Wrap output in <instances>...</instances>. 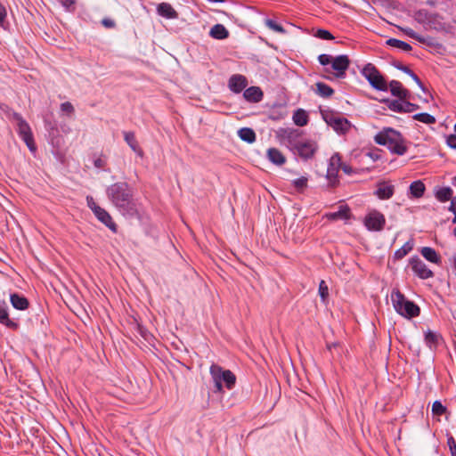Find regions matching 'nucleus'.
Listing matches in <instances>:
<instances>
[{"label": "nucleus", "mask_w": 456, "mask_h": 456, "mask_svg": "<svg viewBox=\"0 0 456 456\" xmlns=\"http://www.w3.org/2000/svg\"><path fill=\"white\" fill-rule=\"evenodd\" d=\"M446 143L450 148L456 150V134H450L446 139Z\"/></svg>", "instance_id": "8fccbe9b"}, {"label": "nucleus", "mask_w": 456, "mask_h": 456, "mask_svg": "<svg viewBox=\"0 0 456 456\" xmlns=\"http://www.w3.org/2000/svg\"><path fill=\"white\" fill-rule=\"evenodd\" d=\"M394 66H395V68H396L397 69L404 72L407 75L411 73V69L410 68H408L407 66H404V65H403L401 63H395Z\"/></svg>", "instance_id": "864d4df0"}, {"label": "nucleus", "mask_w": 456, "mask_h": 456, "mask_svg": "<svg viewBox=\"0 0 456 456\" xmlns=\"http://www.w3.org/2000/svg\"><path fill=\"white\" fill-rule=\"evenodd\" d=\"M94 165L97 168H102L105 166V160L101 158H98L94 160Z\"/></svg>", "instance_id": "4d7b16f0"}, {"label": "nucleus", "mask_w": 456, "mask_h": 456, "mask_svg": "<svg viewBox=\"0 0 456 456\" xmlns=\"http://www.w3.org/2000/svg\"><path fill=\"white\" fill-rule=\"evenodd\" d=\"M106 195L122 216L134 217L138 215L137 206L134 200L133 189L127 183L118 182L110 184L106 189Z\"/></svg>", "instance_id": "f257e3e1"}, {"label": "nucleus", "mask_w": 456, "mask_h": 456, "mask_svg": "<svg viewBox=\"0 0 456 456\" xmlns=\"http://www.w3.org/2000/svg\"><path fill=\"white\" fill-rule=\"evenodd\" d=\"M333 57L330 54L322 53L318 56V61L321 65L326 66L331 64Z\"/></svg>", "instance_id": "a18cd8bd"}, {"label": "nucleus", "mask_w": 456, "mask_h": 456, "mask_svg": "<svg viewBox=\"0 0 456 456\" xmlns=\"http://www.w3.org/2000/svg\"><path fill=\"white\" fill-rule=\"evenodd\" d=\"M86 204L98 221L107 226L112 232L116 233L118 232V226L110 213L97 205L92 196H86Z\"/></svg>", "instance_id": "0eeeda50"}, {"label": "nucleus", "mask_w": 456, "mask_h": 456, "mask_svg": "<svg viewBox=\"0 0 456 456\" xmlns=\"http://www.w3.org/2000/svg\"><path fill=\"white\" fill-rule=\"evenodd\" d=\"M292 120L298 126H306L309 121L308 113L303 109H297L293 113Z\"/></svg>", "instance_id": "bb28decb"}, {"label": "nucleus", "mask_w": 456, "mask_h": 456, "mask_svg": "<svg viewBox=\"0 0 456 456\" xmlns=\"http://www.w3.org/2000/svg\"><path fill=\"white\" fill-rule=\"evenodd\" d=\"M322 117L328 126L332 127L338 133L345 134L351 126L350 122L346 118L335 116L332 113L322 114Z\"/></svg>", "instance_id": "f8f14e48"}, {"label": "nucleus", "mask_w": 456, "mask_h": 456, "mask_svg": "<svg viewBox=\"0 0 456 456\" xmlns=\"http://www.w3.org/2000/svg\"><path fill=\"white\" fill-rule=\"evenodd\" d=\"M350 208L346 205H342L338 208V210L333 213H330L328 217L330 220H348L350 219Z\"/></svg>", "instance_id": "c85d7f7f"}, {"label": "nucleus", "mask_w": 456, "mask_h": 456, "mask_svg": "<svg viewBox=\"0 0 456 456\" xmlns=\"http://www.w3.org/2000/svg\"><path fill=\"white\" fill-rule=\"evenodd\" d=\"M453 233H454V235L456 237V227L454 228Z\"/></svg>", "instance_id": "69168bd1"}, {"label": "nucleus", "mask_w": 456, "mask_h": 456, "mask_svg": "<svg viewBox=\"0 0 456 456\" xmlns=\"http://www.w3.org/2000/svg\"><path fill=\"white\" fill-rule=\"evenodd\" d=\"M209 36L214 39L224 40L229 37V31L223 24L218 23L210 28Z\"/></svg>", "instance_id": "b1692460"}, {"label": "nucleus", "mask_w": 456, "mask_h": 456, "mask_svg": "<svg viewBox=\"0 0 456 456\" xmlns=\"http://www.w3.org/2000/svg\"><path fill=\"white\" fill-rule=\"evenodd\" d=\"M366 156L369 157L373 162L378 161L380 159L379 151H370L366 153Z\"/></svg>", "instance_id": "3c124183"}, {"label": "nucleus", "mask_w": 456, "mask_h": 456, "mask_svg": "<svg viewBox=\"0 0 456 456\" xmlns=\"http://www.w3.org/2000/svg\"><path fill=\"white\" fill-rule=\"evenodd\" d=\"M425 190L424 183L420 180H417L410 184L409 193L411 197L419 199L424 195Z\"/></svg>", "instance_id": "a878e982"}, {"label": "nucleus", "mask_w": 456, "mask_h": 456, "mask_svg": "<svg viewBox=\"0 0 456 456\" xmlns=\"http://www.w3.org/2000/svg\"><path fill=\"white\" fill-rule=\"evenodd\" d=\"M10 302L15 309L20 311L28 309L29 305L28 300L24 296L18 293L10 295Z\"/></svg>", "instance_id": "4be33fe9"}, {"label": "nucleus", "mask_w": 456, "mask_h": 456, "mask_svg": "<svg viewBox=\"0 0 456 456\" xmlns=\"http://www.w3.org/2000/svg\"><path fill=\"white\" fill-rule=\"evenodd\" d=\"M11 118L16 122L17 133L20 138L25 142L28 150L35 153L37 146L34 141V136L28 123L18 112L12 111Z\"/></svg>", "instance_id": "39448f33"}, {"label": "nucleus", "mask_w": 456, "mask_h": 456, "mask_svg": "<svg viewBox=\"0 0 456 456\" xmlns=\"http://www.w3.org/2000/svg\"><path fill=\"white\" fill-rule=\"evenodd\" d=\"M302 133L296 128L281 127L276 131V136L281 144L287 146L291 151L301 141Z\"/></svg>", "instance_id": "6e6552de"}, {"label": "nucleus", "mask_w": 456, "mask_h": 456, "mask_svg": "<svg viewBox=\"0 0 456 456\" xmlns=\"http://www.w3.org/2000/svg\"><path fill=\"white\" fill-rule=\"evenodd\" d=\"M383 102L390 110L397 113H411L419 109L418 104L401 98L396 100L385 99Z\"/></svg>", "instance_id": "9d476101"}, {"label": "nucleus", "mask_w": 456, "mask_h": 456, "mask_svg": "<svg viewBox=\"0 0 456 456\" xmlns=\"http://www.w3.org/2000/svg\"><path fill=\"white\" fill-rule=\"evenodd\" d=\"M395 192L394 185L387 184L386 183H380L378 184V188L375 191L374 194L379 200H389L393 197Z\"/></svg>", "instance_id": "6ab92c4d"}, {"label": "nucleus", "mask_w": 456, "mask_h": 456, "mask_svg": "<svg viewBox=\"0 0 456 456\" xmlns=\"http://www.w3.org/2000/svg\"><path fill=\"white\" fill-rule=\"evenodd\" d=\"M66 10L74 5L76 0H57Z\"/></svg>", "instance_id": "5fc2aeb1"}, {"label": "nucleus", "mask_w": 456, "mask_h": 456, "mask_svg": "<svg viewBox=\"0 0 456 456\" xmlns=\"http://www.w3.org/2000/svg\"><path fill=\"white\" fill-rule=\"evenodd\" d=\"M317 144L312 140L300 141L298 144L292 151L297 153L299 157L304 159H309L313 158L315 151H317Z\"/></svg>", "instance_id": "4468645a"}, {"label": "nucleus", "mask_w": 456, "mask_h": 456, "mask_svg": "<svg viewBox=\"0 0 456 456\" xmlns=\"http://www.w3.org/2000/svg\"><path fill=\"white\" fill-rule=\"evenodd\" d=\"M453 180H454V181H453V184L456 186V176L454 177V179H453Z\"/></svg>", "instance_id": "e2e57ef3"}, {"label": "nucleus", "mask_w": 456, "mask_h": 456, "mask_svg": "<svg viewBox=\"0 0 456 456\" xmlns=\"http://www.w3.org/2000/svg\"><path fill=\"white\" fill-rule=\"evenodd\" d=\"M388 89L390 90L392 95L396 96L401 99H406L409 95L408 90L403 87L401 82L397 80H392L389 84H387Z\"/></svg>", "instance_id": "aec40b11"}, {"label": "nucleus", "mask_w": 456, "mask_h": 456, "mask_svg": "<svg viewBox=\"0 0 456 456\" xmlns=\"http://www.w3.org/2000/svg\"><path fill=\"white\" fill-rule=\"evenodd\" d=\"M265 24L266 25L267 28H269L270 29H272L275 32L281 33V34H284L286 32L284 28L281 25L278 24L275 20H273L272 19H265Z\"/></svg>", "instance_id": "c9c22d12"}, {"label": "nucleus", "mask_w": 456, "mask_h": 456, "mask_svg": "<svg viewBox=\"0 0 456 456\" xmlns=\"http://www.w3.org/2000/svg\"><path fill=\"white\" fill-rule=\"evenodd\" d=\"M452 214L454 216L453 218H452V223L456 224V212H453Z\"/></svg>", "instance_id": "680f3d73"}, {"label": "nucleus", "mask_w": 456, "mask_h": 456, "mask_svg": "<svg viewBox=\"0 0 456 456\" xmlns=\"http://www.w3.org/2000/svg\"><path fill=\"white\" fill-rule=\"evenodd\" d=\"M416 15H417V20L419 21H424L426 20H428V13L426 10H419Z\"/></svg>", "instance_id": "603ef678"}, {"label": "nucleus", "mask_w": 456, "mask_h": 456, "mask_svg": "<svg viewBox=\"0 0 456 456\" xmlns=\"http://www.w3.org/2000/svg\"><path fill=\"white\" fill-rule=\"evenodd\" d=\"M307 182L308 179L306 176H301L297 179L293 180L292 184L297 189V191H302L305 188H306Z\"/></svg>", "instance_id": "e433bc0d"}, {"label": "nucleus", "mask_w": 456, "mask_h": 456, "mask_svg": "<svg viewBox=\"0 0 456 456\" xmlns=\"http://www.w3.org/2000/svg\"><path fill=\"white\" fill-rule=\"evenodd\" d=\"M157 12L159 16L166 19H175L177 18V12L168 3H160L157 6Z\"/></svg>", "instance_id": "412c9836"}, {"label": "nucleus", "mask_w": 456, "mask_h": 456, "mask_svg": "<svg viewBox=\"0 0 456 456\" xmlns=\"http://www.w3.org/2000/svg\"><path fill=\"white\" fill-rule=\"evenodd\" d=\"M123 135L125 142L128 144L131 150L139 145L134 132L125 131L123 132Z\"/></svg>", "instance_id": "f704fd0d"}, {"label": "nucleus", "mask_w": 456, "mask_h": 456, "mask_svg": "<svg viewBox=\"0 0 456 456\" xmlns=\"http://www.w3.org/2000/svg\"><path fill=\"white\" fill-rule=\"evenodd\" d=\"M409 264L414 274L419 279L427 280L434 276V273L418 256H411L409 259Z\"/></svg>", "instance_id": "9b49d317"}, {"label": "nucleus", "mask_w": 456, "mask_h": 456, "mask_svg": "<svg viewBox=\"0 0 456 456\" xmlns=\"http://www.w3.org/2000/svg\"><path fill=\"white\" fill-rule=\"evenodd\" d=\"M319 295L322 302H324L329 296V289L324 281L319 284Z\"/></svg>", "instance_id": "a19ab883"}, {"label": "nucleus", "mask_w": 456, "mask_h": 456, "mask_svg": "<svg viewBox=\"0 0 456 456\" xmlns=\"http://www.w3.org/2000/svg\"><path fill=\"white\" fill-rule=\"evenodd\" d=\"M446 411V407L440 401H435L432 405V412L435 415L441 416Z\"/></svg>", "instance_id": "4c0bfd02"}, {"label": "nucleus", "mask_w": 456, "mask_h": 456, "mask_svg": "<svg viewBox=\"0 0 456 456\" xmlns=\"http://www.w3.org/2000/svg\"><path fill=\"white\" fill-rule=\"evenodd\" d=\"M102 24L108 28H112L115 27V21L111 19L105 18L102 20Z\"/></svg>", "instance_id": "6e6d98bb"}, {"label": "nucleus", "mask_w": 456, "mask_h": 456, "mask_svg": "<svg viewBox=\"0 0 456 456\" xmlns=\"http://www.w3.org/2000/svg\"><path fill=\"white\" fill-rule=\"evenodd\" d=\"M391 301L396 313L403 317L412 318L419 314V307L415 303L407 300L398 289L392 291Z\"/></svg>", "instance_id": "20e7f679"}, {"label": "nucleus", "mask_w": 456, "mask_h": 456, "mask_svg": "<svg viewBox=\"0 0 456 456\" xmlns=\"http://www.w3.org/2000/svg\"><path fill=\"white\" fill-rule=\"evenodd\" d=\"M447 444L449 446L452 456H456V442L452 436L448 437Z\"/></svg>", "instance_id": "de8ad7c7"}, {"label": "nucleus", "mask_w": 456, "mask_h": 456, "mask_svg": "<svg viewBox=\"0 0 456 456\" xmlns=\"http://www.w3.org/2000/svg\"><path fill=\"white\" fill-rule=\"evenodd\" d=\"M360 72L375 90L381 92H387L388 90V86L385 77L374 64H365Z\"/></svg>", "instance_id": "423d86ee"}, {"label": "nucleus", "mask_w": 456, "mask_h": 456, "mask_svg": "<svg viewBox=\"0 0 456 456\" xmlns=\"http://www.w3.org/2000/svg\"><path fill=\"white\" fill-rule=\"evenodd\" d=\"M316 93L323 98H328L334 94V90L330 86L322 82H318L316 84Z\"/></svg>", "instance_id": "2f4dec72"}, {"label": "nucleus", "mask_w": 456, "mask_h": 456, "mask_svg": "<svg viewBox=\"0 0 456 456\" xmlns=\"http://www.w3.org/2000/svg\"><path fill=\"white\" fill-rule=\"evenodd\" d=\"M243 97L249 102L256 103L263 100L264 94L260 87L250 86L244 90Z\"/></svg>", "instance_id": "a211bd4d"}, {"label": "nucleus", "mask_w": 456, "mask_h": 456, "mask_svg": "<svg viewBox=\"0 0 456 456\" xmlns=\"http://www.w3.org/2000/svg\"><path fill=\"white\" fill-rule=\"evenodd\" d=\"M336 346H337V344H336V343H333V344H328V345H327V347H328V349H329V350H331V349H332L333 347H335Z\"/></svg>", "instance_id": "052dcab7"}, {"label": "nucleus", "mask_w": 456, "mask_h": 456, "mask_svg": "<svg viewBox=\"0 0 456 456\" xmlns=\"http://www.w3.org/2000/svg\"><path fill=\"white\" fill-rule=\"evenodd\" d=\"M238 136L243 142L253 143L256 141V133L250 127H242L238 130Z\"/></svg>", "instance_id": "c756f323"}, {"label": "nucleus", "mask_w": 456, "mask_h": 456, "mask_svg": "<svg viewBox=\"0 0 456 456\" xmlns=\"http://www.w3.org/2000/svg\"><path fill=\"white\" fill-rule=\"evenodd\" d=\"M377 144L386 146L390 152L402 156L407 151L406 140L402 134L391 127H385L375 136Z\"/></svg>", "instance_id": "f03ea898"}, {"label": "nucleus", "mask_w": 456, "mask_h": 456, "mask_svg": "<svg viewBox=\"0 0 456 456\" xmlns=\"http://www.w3.org/2000/svg\"><path fill=\"white\" fill-rule=\"evenodd\" d=\"M247 86V79L242 75H232L228 82L229 89L234 94H240Z\"/></svg>", "instance_id": "dca6fc26"}, {"label": "nucleus", "mask_w": 456, "mask_h": 456, "mask_svg": "<svg viewBox=\"0 0 456 456\" xmlns=\"http://www.w3.org/2000/svg\"><path fill=\"white\" fill-rule=\"evenodd\" d=\"M454 267L456 268V256H455V258H454Z\"/></svg>", "instance_id": "0e129e2a"}, {"label": "nucleus", "mask_w": 456, "mask_h": 456, "mask_svg": "<svg viewBox=\"0 0 456 456\" xmlns=\"http://www.w3.org/2000/svg\"><path fill=\"white\" fill-rule=\"evenodd\" d=\"M364 225L370 232H380L386 224L385 216L379 211L373 209L364 217Z\"/></svg>", "instance_id": "1a4fd4ad"}, {"label": "nucleus", "mask_w": 456, "mask_h": 456, "mask_svg": "<svg viewBox=\"0 0 456 456\" xmlns=\"http://www.w3.org/2000/svg\"><path fill=\"white\" fill-rule=\"evenodd\" d=\"M387 45L401 49L403 52H410L411 50V46L408 43L396 38H389L387 41Z\"/></svg>", "instance_id": "72a5a7b5"}, {"label": "nucleus", "mask_w": 456, "mask_h": 456, "mask_svg": "<svg viewBox=\"0 0 456 456\" xmlns=\"http://www.w3.org/2000/svg\"><path fill=\"white\" fill-rule=\"evenodd\" d=\"M420 254L426 260H428L433 264H439L441 262L440 256L437 254V252L433 248L423 247L420 249Z\"/></svg>", "instance_id": "cd10ccee"}, {"label": "nucleus", "mask_w": 456, "mask_h": 456, "mask_svg": "<svg viewBox=\"0 0 456 456\" xmlns=\"http://www.w3.org/2000/svg\"><path fill=\"white\" fill-rule=\"evenodd\" d=\"M215 393H224V387L228 390L234 387L236 376L230 370H224L218 364L213 363L209 368Z\"/></svg>", "instance_id": "7ed1b4c3"}, {"label": "nucleus", "mask_w": 456, "mask_h": 456, "mask_svg": "<svg viewBox=\"0 0 456 456\" xmlns=\"http://www.w3.org/2000/svg\"><path fill=\"white\" fill-rule=\"evenodd\" d=\"M412 118L414 120H417L419 122H421V123H424L427 125L435 124L436 121V118L433 115L427 113V112L414 114Z\"/></svg>", "instance_id": "473e14b6"}, {"label": "nucleus", "mask_w": 456, "mask_h": 456, "mask_svg": "<svg viewBox=\"0 0 456 456\" xmlns=\"http://www.w3.org/2000/svg\"><path fill=\"white\" fill-rule=\"evenodd\" d=\"M425 340L428 345L436 344L437 342V335L431 330L425 333Z\"/></svg>", "instance_id": "c03bdc74"}, {"label": "nucleus", "mask_w": 456, "mask_h": 456, "mask_svg": "<svg viewBox=\"0 0 456 456\" xmlns=\"http://www.w3.org/2000/svg\"><path fill=\"white\" fill-rule=\"evenodd\" d=\"M350 64L347 55L341 54L332 59L331 68L336 71L337 77H344Z\"/></svg>", "instance_id": "2eb2a0df"}, {"label": "nucleus", "mask_w": 456, "mask_h": 456, "mask_svg": "<svg viewBox=\"0 0 456 456\" xmlns=\"http://www.w3.org/2000/svg\"><path fill=\"white\" fill-rule=\"evenodd\" d=\"M403 31L408 36L410 37L411 38H413V39H416L418 40L419 42H424V38L423 37H421L420 35H419L418 33H416L413 29L410 28H403Z\"/></svg>", "instance_id": "79ce46f5"}, {"label": "nucleus", "mask_w": 456, "mask_h": 456, "mask_svg": "<svg viewBox=\"0 0 456 456\" xmlns=\"http://www.w3.org/2000/svg\"><path fill=\"white\" fill-rule=\"evenodd\" d=\"M61 112L67 114L68 116H70L74 113V107L69 102H65L61 104Z\"/></svg>", "instance_id": "37998d69"}, {"label": "nucleus", "mask_w": 456, "mask_h": 456, "mask_svg": "<svg viewBox=\"0 0 456 456\" xmlns=\"http://www.w3.org/2000/svg\"><path fill=\"white\" fill-rule=\"evenodd\" d=\"M0 323L12 330L18 328V323L9 318L8 305L5 301L0 302Z\"/></svg>", "instance_id": "f3484780"}, {"label": "nucleus", "mask_w": 456, "mask_h": 456, "mask_svg": "<svg viewBox=\"0 0 456 456\" xmlns=\"http://www.w3.org/2000/svg\"><path fill=\"white\" fill-rule=\"evenodd\" d=\"M454 128H455V131H456V123H455Z\"/></svg>", "instance_id": "338daca9"}, {"label": "nucleus", "mask_w": 456, "mask_h": 456, "mask_svg": "<svg viewBox=\"0 0 456 456\" xmlns=\"http://www.w3.org/2000/svg\"><path fill=\"white\" fill-rule=\"evenodd\" d=\"M314 37L320 38V39H322V40H332L334 39V37L332 36V34L327 30V29H323V28H319L316 30L315 34H314Z\"/></svg>", "instance_id": "58836bf2"}, {"label": "nucleus", "mask_w": 456, "mask_h": 456, "mask_svg": "<svg viewBox=\"0 0 456 456\" xmlns=\"http://www.w3.org/2000/svg\"><path fill=\"white\" fill-rule=\"evenodd\" d=\"M7 11L5 6L0 2V28H6L8 22L6 21Z\"/></svg>", "instance_id": "ea45409f"}, {"label": "nucleus", "mask_w": 456, "mask_h": 456, "mask_svg": "<svg viewBox=\"0 0 456 456\" xmlns=\"http://www.w3.org/2000/svg\"><path fill=\"white\" fill-rule=\"evenodd\" d=\"M132 151L139 157H142L143 156V151L140 148L139 145H137L136 147H134V149H132Z\"/></svg>", "instance_id": "bf43d9fd"}, {"label": "nucleus", "mask_w": 456, "mask_h": 456, "mask_svg": "<svg viewBox=\"0 0 456 456\" xmlns=\"http://www.w3.org/2000/svg\"><path fill=\"white\" fill-rule=\"evenodd\" d=\"M341 169L343 172L348 175L357 174V171L354 170L351 166L346 163H341Z\"/></svg>", "instance_id": "09e8293b"}, {"label": "nucleus", "mask_w": 456, "mask_h": 456, "mask_svg": "<svg viewBox=\"0 0 456 456\" xmlns=\"http://www.w3.org/2000/svg\"><path fill=\"white\" fill-rule=\"evenodd\" d=\"M448 210L452 213L456 212V196L451 200Z\"/></svg>", "instance_id": "13d9d810"}, {"label": "nucleus", "mask_w": 456, "mask_h": 456, "mask_svg": "<svg viewBox=\"0 0 456 456\" xmlns=\"http://www.w3.org/2000/svg\"><path fill=\"white\" fill-rule=\"evenodd\" d=\"M341 159L338 153H335L330 159L328 168H327V179L331 186L338 184V174L341 168Z\"/></svg>", "instance_id": "ddd939ff"}, {"label": "nucleus", "mask_w": 456, "mask_h": 456, "mask_svg": "<svg viewBox=\"0 0 456 456\" xmlns=\"http://www.w3.org/2000/svg\"><path fill=\"white\" fill-rule=\"evenodd\" d=\"M267 159L274 165L281 166L286 162L285 156L276 148H269L267 150Z\"/></svg>", "instance_id": "5701e85b"}, {"label": "nucleus", "mask_w": 456, "mask_h": 456, "mask_svg": "<svg viewBox=\"0 0 456 456\" xmlns=\"http://www.w3.org/2000/svg\"><path fill=\"white\" fill-rule=\"evenodd\" d=\"M413 240H410L406 241L400 248L395 250L394 256L395 259L403 258L409 252H411L413 248Z\"/></svg>", "instance_id": "7c9ffc66"}, {"label": "nucleus", "mask_w": 456, "mask_h": 456, "mask_svg": "<svg viewBox=\"0 0 456 456\" xmlns=\"http://www.w3.org/2000/svg\"><path fill=\"white\" fill-rule=\"evenodd\" d=\"M453 191L451 187H437L435 189V197L440 202L451 200L453 197Z\"/></svg>", "instance_id": "393cba45"}, {"label": "nucleus", "mask_w": 456, "mask_h": 456, "mask_svg": "<svg viewBox=\"0 0 456 456\" xmlns=\"http://www.w3.org/2000/svg\"><path fill=\"white\" fill-rule=\"evenodd\" d=\"M409 76L412 78V80L418 85V86L424 92H427V89L423 83L420 81L419 77L411 70V73L409 74Z\"/></svg>", "instance_id": "49530a36"}]
</instances>
